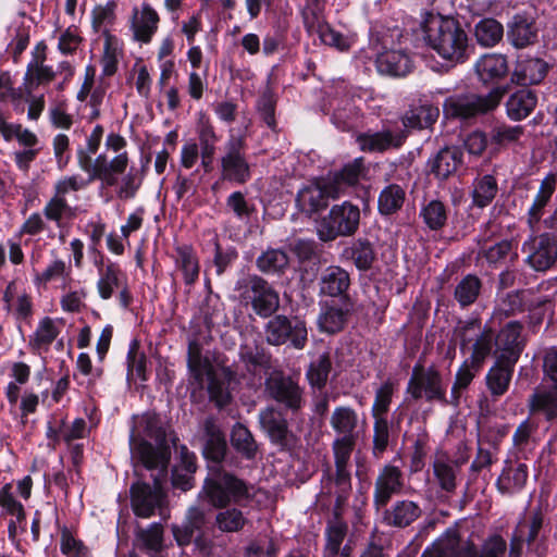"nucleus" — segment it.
<instances>
[{"label":"nucleus","instance_id":"nucleus-1","mask_svg":"<svg viewBox=\"0 0 557 557\" xmlns=\"http://www.w3.org/2000/svg\"><path fill=\"white\" fill-rule=\"evenodd\" d=\"M416 35L442 59L462 63L468 58L469 38L462 26L453 18L435 12H424Z\"/></svg>","mask_w":557,"mask_h":557},{"label":"nucleus","instance_id":"nucleus-2","mask_svg":"<svg viewBox=\"0 0 557 557\" xmlns=\"http://www.w3.org/2000/svg\"><path fill=\"white\" fill-rule=\"evenodd\" d=\"M129 447L134 459L147 469H158L159 475H165L170 451L166 430L160 416L147 412L134 418Z\"/></svg>","mask_w":557,"mask_h":557},{"label":"nucleus","instance_id":"nucleus-3","mask_svg":"<svg viewBox=\"0 0 557 557\" xmlns=\"http://www.w3.org/2000/svg\"><path fill=\"white\" fill-rule=\"evenodd\" d=\"M188 368L197 382L208 380L209 398L218 408L230 404L231 389L235 383V374L230 368L214 367L207 358L201 357L199 347L194 343L188 347Z\"/></svg>","mask_w":557,"mask_h":557},{"label":"nucleus","instance_id":"nucleus-4","mask_svg":"<svg viewBox=\"0 0 557 557\" xmlns=\"http://www.w3.org/2000/svg\"><path fill=\"white\" fill-rule=\"evenodd\" d=\"M506 549V541L499 535H493L484 542L479 553L472 543L461 541L457 531L448 530L422 557H505Z\"/></svg>","mask_w":557,"mask_h":557},{"label":"nucleus","instance_id":"nucleus-5","mask_svg":"<svg viewBox=\"0 0 557 557\" xmlns=\"http://www.w3.org/2000/svg\"><path fill=\"white\" fill-rule=\"evenodd\" d=\"M505 94L506 88L496 87L485 96L476 94L453 95L446 98L443 103L444 116L446 119H469L485 113L495 109Z\"/></svg>","mask_w":557,"mask_h":557},{"label":"nucleus","instance_id":"nucleus-6","mask_svg":"<svg viewBox=\"0 0 557 557\" xmlns=\"http://www.w3.org/2000/svg\"><path fill=\"white\" fill-rule=\"evenodd\" d=\"M360 222L359 207L349 201L331 208L317 226L319 238L323 242L333 240L339 236L354 235Z\"/></svg>","mask_w":557,"mask_h":557},{"label":"nucleus","instance_id":"nucleus-7","mask_svg":"<svg viewBox=\"0 0 557 557\" xmlns=\"http://www.w3.org/2000/svg\"><path fill=\"white\" fill-rule=\"evenodd\" d=\"M460 339L462 350H471L467 358L474 364L483 366L485 359L491 355L494 341V333L491 327H482L479 319H470L461 322L456 330Z\"/></svg>","mask_w":557,"mask_h":557},{"label":"nucleus","instance_id":"nucleus-8","mask_svg":"<svg viewBox=\"0 0 557 557\" xmlns=\"http://www.w3.org/2000/svg\"><path fill=\"white\" fill-rule=\"evenodd\" d=\"M221 177L224 181L244 184L251 177L250 165L245 154L242 136L230 135L221 157Z\"/></svg>","mask_w":557,"mask_h":557},{"label":"nucleus","instance_id":"nucleus-9","mask_svg":"<svg viewBox=\"0 0 557 557\" xmlns=\"http://www.w3.org/2000/svg\"><path fill=\"white\" fill-rule=\"evenodd\" d=\"M242 298L244 301L251 304L256 314L262 318L270 317L280 306L277 292L267 281L257 275L246 280Z\"/></svg>","mask_w":557,"mask_h":557},{"label":"nucleus","instance_id":"nucleus-10","mask_svg":"<svg viewBox=\"0 0 557 557\" xmlns=\"http://www.w3.org/2000/svg\"><path fill=\"white\" fill-rule=\"evenodd\" d=\"M203 491L215 507H224L231 503L240 504L249 495L246 484L227 473L216 480L206 481Z\"/></svg>","mask_w":557,"mask_h":557},{"label":"nucleus","instance_id":"nucleus-11","mask_svg":"<svg viewBox=\"0 0 557 557\" xmlns=\"http://www.w3.org/2000/svg\"><path fill=\"white\" fill-rule=\"evenodd\" d=\"M407 393L413 399L425 398L428 401H445L446 386L434 368H414L408 382Z\"/></svg>","mask_w":557,"mask_h":557},{"label":"nucleus","instance_id":"nucleus-12","mask_svg":"<svg viewBox=\"0 0 557 557\" xmlns=\"http://www.w3.org/2000/svg\"><path fill=\"white\" fill-rule=\"evenodd\" d=\"M265 336L272 345H282L289 339L295 348L301 349L307 343L308 332L304 321L276 315L268 322Z\"/></svg>","mask_w":557,"mask_h":557},{"label":"nucleus","instance_id":"nucleus-13","mask_svg":"<svg viewBox=\"0 0 557 557\" xmlns=\"http://www.w3.org/2000/svg\"><path fill=\"white\" fill-rule=\"evenodd\" d=\"M305 25L309 32H315L324 45L334 47L341 51L347 50L355 42V35H343L324 23L321 4L307 5L302 12Z\"/></svg>","mask_w":557,"mask_h":557},{"label":"nucleus","instance_id":"nucleus-14","mask_svg":"<svg viewBox=\"0 0 557 557\" xmlns=\"http://www.w3.org/2000/svg\"><path fill=\"white\" fill-rule=\"evenodd\" d=\"M165 499L160 476L153 479V485L137 482L131 487V502L136 516L151 517L157 509H161Z\"/></svg>","mask_w":557,"mask_h":557},{"label":"nucleus","instance_id":"nucleus-15","mask_svg":"<svg viewBox=\"0 0 557 557\" xmlns=\"http://www.w3.org/2000/svg\"><path fill=\"white\" fill-rule=\"evenodd\" d=\"M339 196V187H333L332 182L327 178H321L299 189L296 202L302 212L312 214L325 208L330 199H335Z\"/></svg>","mask_w":557,"mask_h":557},{"label":"nucleus","instance_id":"nucleus-16","mask_svg":"<svg viewBox=\"0 0 557 557\" xmlns=\"http://www.w3.org/2000/svg\"><path fill=\"white\" fill-rule=\"evenodd\" d=\"M158 12L148 2L134 7L128 18L132 39L140 45L149 44L159 27Z\"/></svg>","mask_w":557,"mask_h":557},{"label":"nucleus","instance_id":"nucleus-17","mask_svg":"<svg viewBox=\"0 0 557 557\" xmlns=\"http://www.w3.org/2000/svg\"><path fill=\"white\" fill-rule=\"evenodd\" d=\"M527 262L535 271H546L557 260V244L548 234L531 236L522 245Z\"/></svg>","mask_w":557,"mask_h":557},{"label":"nucleus","instance_id":"nucleus-18","mask_svg":"<svg viewBox=\"0 0 557 557\" xmlns=\"http://www.w3.org/2000/svg\"><path fill=\"white\" fill-rule=\"evenodd\" d=\"M521 332L522 325L517 321H510L496 337L494 336L497 359L505 363L516 364L524 346Z\"/></svg>","mask_w":557,"mask_h":557},{"label":"nucleus","instance_id":"nucleus-19","mask_svg":"<svg viewBox=\"0 0 557 557\" xmlns=\"http://www.w3.org/2000/svg\"><path fill=\"white\" fill-rule=\"evenodd\" d=\"M265 386L270 396L285 407L292 410L301 407V391L292 377L285 376L281 372H273L267 379Z\"/></svg>","mask_w":557,"mask_h":557},{"label":"nucleus","instance_id":"nucleus-20","mask_svg":"<svg viewBox=\"0 0 557 557\" xmlns=\"http://www.w3.org/2000/svg\"><path fill=\"white\" fill-rule=\"evenodd\" d=\"M351 311L352 302L350 299L321 304L320 313L317 319L320 332L326 334L341 332L345 327Z\"/></svg>","mask_w":557,"mask_h":557},{"label":"nucleus","instance_id":"nucleus-21","mask_svg":"<svg viewBox=\"0 0 557 557\" xmlns=\"http://www.w3.org/2000/svg\"><path fill=\"white\" fill-rule=\"evenodd\" d=\"M349 287L350 275L338 265H329L319 277V292L323 296L338 297L339 300L350 299L347 295Z\"/></svg>","mask_w":557,"mask_h":557},{"label":"nucleus","instance_id":"nucleus-22","mask_svg":"<svg viewBox=\"0 0 557 557\" xmlns=\"http://www.w3.org/2000/svg\"><path fill=\"white\" fill-rule=\"evenodd\" d=\"M403 487V473L398 467L386 465L380 471L374 488V505L384 507L393 495L400 492Z\"/></svg>","mask_w":557,"mask_h":557},{"label":"nucleus","instance_id":"nucleus-23","mask_svg":"<svg viewBox=\"0 0 557 557\" xmlns=\"http://www.w3.org/2000/svg\"><path fill=\"white\" fill-rule=\"evenodd\" d=\"M529 408L533 413H541L547 420L557 418V384L539 385L529 399Z\"/></svg>","mask_w":557,"mask_h":557},{"label":"nucleus","instance_id":"nucleus-24","mask_svg":"<svg viewBox=\"0 0 557 557\" xmlns=\"http://www.w3.org/2000/svg\"><path fill=\"white\" fill-rule=\"evenodd\" d=\"M202 453L205 458L214 462H220L226 453L224 434L212 418L203 422Z\"/></svg>","mask_w":557,"mask_h":557},{"label":"nucleus","instance_id":"nucleus-25","mask_svg":"<svg viewBox=\"0 0 557 557\" xmlns=\"http://www.w3.org/2000/svg\"><path fill=\"white\" fill-rule=\"evenodd\" d=\"M358 437H335L333 442V451L336 466V482L343 491L349 488L350 474L347 469L351 453Z\"/></svg>","mask_w":557,"mask_h":557},{"label":"nucleus","instance_id":"nucleus-26","mask_svg":"<svg viewBox=\"0 0 557 557\" xmlns=\"http://www.w3.org/2000/svg\"><path fill=\"white\" fill-rule=\"evenodd\" d=\"M127 152L116 154L112 160L108 161L104 154L97 157V170L95 180H100L103 185L112 187L119 183V175L123 174L128 166Z\"/></svg>","mask_w":557,"mask_h":557},{"label":"nucleus","instance_id":"nucleus-27","mask_svg":"<svg viewBox=\"0 0 557 557\" xmlns=\"http://www.w3.org/2000/svg\"><path fill=\"white\" fill-rule=\"evenodd\" d=\"M507 36L517 48L532 45L537 36L534 18L525 14H516L508 24Z\"/></svg>","mask_w":557,"mask_h":557},{"label":"nucleus","instance_id":"nucleus-28","mask_svg":"<svg viewBox=\"0 0 557 557\" xmlns=\"http://www.w3.org/2000/svg\"><path fill=\"white\" fill-rule=\"evenodd\" d=\"M376 69L380 73L391 76H405L412 69V61L403 50H386L377 54Z\"/></svg>","mask_w":557,"mask_h":557},{"label":"nucleus","instance_id":"nucleus-29","mask_svg":"<svg viewBox=\"0 0 557 557\" xmlns=\"http://www.w3.org/2000/svg\"><path fill=\"white\" fill-rule=\"evenodd\" d=\"M547 73V65L537 58H525L517 61L511 81L521 86L541 83Z\"/></svg>","mask_w":557,"mask_h":557},{"label":"nucleus","instance_id":"nucleus-30","mask_svg":"<svg viewBox=\"0 0 557 557\" xmlns=\"http://www.w3.org/2000/svg\"><path fill=\"white\" fill-rule=\"evenodd\" d=\"M475 72L479 79L484 83H492L503 78L508 72V63L503 54L487 53L475 62Z\"/></svg>","mask_w":557,"mask_h":557},{"label":"nucleus","instance_id":"nucleus-31","mask_svg":"<svg viewBox=\"0 0 557 557\" xmlns=\"http://www.w3.org/2000/svg\"><path fill=\"white\" fill-rule=\"evenodd\" d=\"M440 110L425 100H419L410 106L403 116V124L406 128H426L438 117Z\"/></svg>","mask_w":557,"mask_h":557},{"label":"nucleus","instance_id":"nucleus-32","mask_svg":"<svg viewBox=\"0 0 557 557\" xmlns=\"http://www.w3.org/2000/svg\"><path fill=\"white\" fill-rule=\"evenodd\" d=\"M528 480V467L524 463L507 462L497 479L496 485L503 494L520 492Z\"/></svg>","mask_w":557,"mask_h":557},{"label":"nucleus","instance_id":"nucleus-33","mask_svg":"<svg viewBox=\"0 0 557 557\" xmlns=\"http://www.w3.org/2000/svg\"><path fill=\"white\" fill-rule=\"evenodd\" d=\"M404 135H394L389 131L361 134L357 137L359 148L369 152H382L389 148H398L404 141Z\"/></svg>","mask_w":557,"mask_h":557},{"label":"nucleus","instance_id":"nucleus-34","mask_svg":"<svg viewBox=\"0 0 557 557\" xmlns=\"http://www.w3.org/2000/svg\"><path fill=\"white\" fill-rule=\"evenodd\" d=\"M358 413L348 406L336 407L330 418L336 437H358Z\"/></svg>","mask_w":557,"mask_h":557},{"label":"nucleus","instance_id":"nucleus-35","mask_svg":"<svg viewBox=\"0 0 557 557\" xmlns=\"http://www.w3.org/2000/svg\"><path fill=\"white\" fill-rule=\"evenodd\" d=\"M64 321L62 319H52L45 317L38 322V325L30 338V344L38 350L47 351L50 345L60 334Z\"/></svg>","mask_w":557,"mask_h":557},{"label":"nucleus","instance_id":"nucleus-36","mask_svg":"<svg viewBox=\"0 0 557 557\" xmlns=\"http://www.w3.org/2000/svg\"><path fill=\"white\" fill-rule=\"evenodd\" d=\"M461 163V152L454 147L440 150L429 164L437 178L444 180L453 174Z\"/></svg>","mask_w":557,"mask_h":557},{"label":"nucleus","instance_id":"nucleus-37","mask_svg":"<svg viewBox=\"0 0 557 557\" xmlns=\"http://www.w3.org/2000/svg\"><path fill=\"white\" fill-rule=\"evenodd\" d=\"M536 94L529 89H521L512 94L506 102L508 116L511 120L525 119L535 108Z\"/></svg>","mask_w":557,"mask_h":557},{"label":"nucleus","instance_id":"nucleus-38","mask_svg":"<svg viewBox=\"0 0 557 557\" xmlns=\"http://www.w3.org/2000/svg\"><path fill=\"white\" fill-rule=\"evenodd\" d=\"M180 463L173 468L172 483L182 491L191 488L193 474L196 471V458L186 447L180 450Z\"/></svg>","mask_w":557,"mask_h":557},{"label":"nucleus","instance_id":"nucleus-39","mask_svg":"<svg viewBox=\"0 0 557 557\" xmlns=\"http://www.w3.org/2000/svg\"><path fill=\"white\" fill-rule=\"evenodd\" d=\"M555 186H556L555 175L550 174V175L546 176L541 184L540 190H539L532 206L529 209L528 224L533 233L536 231V225L540 222L542 214H543V208L546 206V203L550 199V197L555 190Z\"/></svg>","mask_w":557,"mask_h":557},{"label":"nucleus","instance_id":"nucleus-40","mask_svg":"<svg viewBox=\"0 0 557 557\" xmlns=\"http://www.w3.org/2000/svg\"><path fill=\"white\" fill-rule=\"evenodd\" d=\"M515 364L502 362L497 359L486 374V384L493 396L504 395L511 381Z\"/></svg>","mask_w":557,"mask_h":557},{"label":"nucleus","instance_id":"nucleus-41","mask_svg":"<svg viewBox=\"0 0 557 557\" xmlns=\"http://www.w3.org/2000/svg\"><path fill=\"white\" fill-rule=\"evenodd\" d=\"M259 422L272 442L284 444L287 436V422L281 413L272 408H267L260 412Z\"/></svg>","mask_w":557,"mask_h":557},{"label":"nucleus","instance_id":"nucleus-42","mask_svg":"<svg viewBox=\"0 0 557 557\" xmlns=\"http://www.w3.org/2000/svg\"><path fill=\"white\" fill-rule=\"evenodd\" d=\"M176 269L183 274L184 282L187 285L195 283L199 275L198 258L190 246H178L175 249Z\"/></svg>","mask_w":557,"mask_h":557},{"label":"nucleus","instance_id":"nucleus-43","mask_svg":"<svg viewBox=\"0 0 557 557\" xmlns=\"http://www.w3.org/2000/svg\"><path fill=\"white\" fill-rule=\"evenodd\" d=\"M125 283V274L115 263L108 264L100 271L97 282V289L102 299L112 297L114 289L120 288Z\"/></svg>","mask_w":557,"mask_h":557},{"label":"nucleus","instance_id":"nucleus-44","mask_svg":"<svg viewBox=\"0 0 557 557\" xmlns=\"http://www.w3.org/2000/svg\"><path fill=\"white\" fill-rule=\"evenodd\" d=\"M231 444L233 448L246 459L256 457L258 445L247 426L236 423L231 431Z\"/></svg>","mask_w":557,"mask_h":557},{"label":"nucleus","instance_id":"nucleus-45","mask_svg":"<svg viewBox=\"0 0 557 557\" xmlns=\"http://www.w3.org/2000/svg\"><path fill=\"white\" fill-rule=\"evenodd\" d=\"M344 256L350 258L356 268L360 271L369 270L375 260L372 244L361 238L355 240L351 246L347 247L344 250Z\"/></svg>","mask_w":557,"mask_h":557},{"label":"nucleus","instance_id":"nucleus-46","mask_svg":"<svg viewBox=\"0 0 557 557\" xmlns=\"http://www.w3.org/2000/svg\"><path fill=\"white\" fill-rule=\"evenodd\" d=\"M123 45L121 40L106 32L103 41V53L101 57L102 73L107 76L113 75L117 70L119 59L122 55Z\"/></svg>","mask_w":557,"mask_h":557},{"label":"nucleus","instance_id":"nucleus-47","mask_svg":"<svg viewBox=\"0 0 557 557\" xmlns=\"http://www.w3.org/2000/svg\"><path fill=\"white\" fill-rule=\"evenodd\" d=\"M421 513L419 506L410 500L397 502L391 511L385 516L388 524L395 527H407L412 523Z\"/></svg>","mask_w":557,"mask_h":557},{"label":"nucleus","instance_id":"nucleus-48","mask_svg":"<svg viewBox=\"0 0 557 557\" xmlns=\"http://www.w3.org/2000/svg\"><path fill=\"white\" fill-rule=\"evenodd\" d=\"M32 264L35 263V258H30ZM34 283L36 285H46L51 281H66L71 275V267L64 260L55 258L52 260L44 271L38 272L33 265Z\"/></svg>","mask_w":557,"mask_h":557},{"label":"nucleus","instance_id":"nucleus-49","mask_svg":"<svg viewBox=\"0 0 557 557\" xmlns=\"http://www.w3.org/2000/svg\"><path fill=\"white\" fill-rule=\"evenodd\" d=\"M346 535V527L339 522L330 525L326 530V544L323 557H350V547H342Z\"/></svg>","mask_w":557,"mask_h":557},{"label":"nucleus","instance_id":"nucleus-50","mask_svg":"<svg viewBox=\"0 0 557 557\" xmlns=\"http://www.w3.org/2000/svg\"><path fill=\"white\" fill-rule=\"evenodd\" d=\"M498 190L497 182L492 175H484L473 182L472 203L479 208L488 206Z\"/></svg>","mask_w":557,"mask_h":557},{"label":"nucleus","instance_id":"nucleus-51","mask_svg":"<svg viewBox=\"0 0 557 557\" xmlns=\"http://www.w3.org/2000/svg\"><path fill=\"white\" fill-rule=\"evenodd\" d=\"M503 25L494 18H483L474 28L476 41L483 47L495 46L503 38Z\"/></svg>","mask_w":557,"mask_h":557},{"label":"nucleus","instance_id":"nucleus-52","mask_svg":"<svg viewBox=\"0 0 557 557\" xmlns=\"http://www.w3.org/2000/svg\"><path fill=\"white\" fill-rule=\"evenodd\" d=\"M54 78V72L51 67L46 66L37 61L29 64L24 76L23 88L25 94L30 95L39 86L51 82Z\"/></svg>","mask_w":557,"mask_h":557},{"label":"nucleus","instance_id":"nucleus-53","mask_svg":"<svg viewBox=\"0 0 557 557\" xmlns=\"http://www.w3.org/2000/svg\"><path fill=\"white\" fill-rule=\"evenodd\" d=\"M362 170V159H356L346 164L339 172L329 175L326 178L332 182L333 187L341 188V195L349 186L357 184Z\"/></svg>","mask_w":557,"mask_h":557},{"label":"nucleus","instance_id":"nucleus-54","mask_svg":"<svg viewBox=\"0 0 557 557\" xmlns=\"http://www.w3.org/2000/svg\"><path fill=\"white\" fill-rule=\"evenodd\" d=\"M405 201V190L396 185L386 186L379 196V211L388 215L398 211Z\"/></svg>","mask_w":557,"mask_h":557},{"label":"nucleus","instance_id":"nucleus-55","mask_svg":"<svg viewBox=\"0 0 557 557\" xmlns=\"http://www.w3.org/2000/svg\"><path fill=\"white\" fill-rule=\"evenodd\" d=\"M288 264V257L281 249H269L257 259L258 269L268 274L282 272Z\"/></svg>","mask_w":557,"mask_h":557},{"label":"nucleus","instance_id":"nucleus-56","mask_svg":"<svg viewBox=\"0 0 557 557\" xmlns=\"http://www.w3.org/2000/svg\"><path fill=\"white\" fill-rule=\"evenodd\" d=\"M0 134L9 141L16 138L21 145L32 149L37 144L36 135L28 131L23 129L21 125L8 123L5 116L0 112Z\"/></svg>","mask_w":557,"mask_h":557},{"label":"nucleus","instance_id":"nucleus-57","mask_svg":"<svg viewBox=\"0 0 557 557\" xmlns=\"http://www.w3.org/2000/svg\"><path fill=\"white\" fill-rule=\"evenodd\" d=\"M117 2L109 0L106 3L97 4L91 11L92 26L97 32H108V27L115 21Z\"/></svg>","mask_w":557,"mask_h":557},{"label":"nucleus","instance_id":"nucleus-58","mask_svg":"<svg viewBox=\"0 0 557 557\" xmlns=\"http://www.w3.org/2000/svg\"><path fill=\"white\" fill-rule=\"evenodd\" d=\"M420 216L425 225L433 231L441 230L447 220L446 208L438 200H431L420 211Z\"/></svg>","mask_w":557,"mask_h":557},{"label":"nucleus","instance_id":"nucleus-59","mask_svg":"<svg viewBox=\"0 0 557 557\" xmlns=\"http://www.w3.org/2000/svg\"><path fill=\"white\" fill-rule=\"evenodd\" d=\"M481 282L475 275H467L463 277L455 288V298L462 306L473 304L480 293Z\"/></svg>","mask_w":557,"mask_h":557},{"label":"nucleus","instance_id":"nucleus-60","mask_svg":"<svg viewBox=\"0 0 557 557\" xmlns=\"http://www.w3.org/2000/svg\"><path fill=\"white\" fill-rule=\"evenodd\" d=\"M60 549L65 557H90L88 547L66 528L61 530Z\"/></svg>","mask_w":557,"mask_h":557},{"label":"nucleus","instance_id":"nucleus-61","mask_svg":"<svg viewBox=\"0 0 557 557\" xmlns=\"http://www.w3.org/2000/svg\"><path fill=\"white\" fill-rule=\"evenodd\" d=\"M86 432V423L84 419H76L72 424H62L59 429H54L51 425L48 428V436L53 437L55 441H64L70 443L73 440L84 437Z\"/></svg>","mask_w":557,"mask_h":557},{"label":"nucleus","instance_id":"nucleus-62","mask_svg":"<svg viewBox=\"0 0 557 557\" xmlns=\"http://www.w3.org/2000/svg\"><path fill=\"white\" fill-rule=\"evenodd\" d=\"M434 475L440 484V486L450 492L456 486V471L455 467L444 458H436L433 465Z\"/></svg>","mask_w":557,"mask_h":557},{"label":"nucleus","instance_id":"nucleus-63","mask_svg":"<svg viewBox=\"0 0 557 557\" xmlns=\"http://www.w3.org/2000/svg\"><path fill=\"white\" fill-rule=\"evenodd\" d=\"M331 370V361L327 355L323 354L314 359L308 370V379L313 386L321 387L325 384Z\"/></svg>","mask_w":557,"mask_h":557},{"label":"nucleus","instance_id":"nucleus-64","mask_svg":"<svg viewBox=\"0 0 557 557\" xmlns=\"http://www.w3.org/2000/svg\"><path fill=\"white\" fill-rule=\"evenodd\" d=\"M393 393L394 384L389 381L383 383L380 388H377L372 406V416L374 419L386 418L385 414L389 409Z\"/></svg>","mask_w":557,"mask_h":557}]
</instances>
